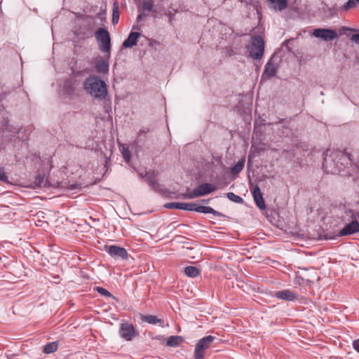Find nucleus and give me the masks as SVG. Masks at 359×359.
I'll return each mask as SVG.
<instances>
[{
  "label": "nucleus",
  "instance_id": "obj_20",
  "mask_svg": "<svg viewBox=\"0 0 359 359\" xmlns=\"http://www.w3.org/2000/svg\"><path fill=\"white\" fill-rule=\"evenodd\" d=\"M95 69L99 73H107L109 71V64L106 60H100L96 63Z\"/></svg>",
  "mask_w": 359,
  "mask_h": 359
},
{
  "label": "nucleus",
  "instance_id": "obj_19",
  "mask_svg": "<svg viewBox=\"0 0 359 359\" xmlns=\"http://www.w3.org/2000/svg\"><path fill=\"white\" fill-rule=\"evenodd\" d=\"M183 341V338L180 336H171L166 342V345L170 347H177Z\"/></svg>",
  "mask_w": 359,
  "mask_h": 359
},
{
  "label": "nucleus",
  "instance_id": "obj_32",
  "mask_svg": "<svg viewBox=\"0 0 359 359\" xmlns=\"http://www.w3.org/2000/svg\"><path fill=\"white\" fill-rule=\"evenodd\" d=\"M353 346L359 353V339L353 341Z\"/></svg>",
  "mask_w": 359,
  "mask_h": 359
},
{
  "label": "nucleus",
  "instance_id": "obj_23",
  "mask_svg": "<svg viewBox=\"0 0 359 359\" xmlns=\"http://www.w3.org/2000/svg\"><path fill=\"white\" fill-rule=\"evenodd\" d=\"M64 91L69 95L73 94L74 91V83L72 80H66L64 83Z\"/></svg>",
  "mask_w": 359,
  "mask_h": 359
},
{
  "label": "nucleus",
  "instance_id": "obj_37",
  "mask_svg": "<svg viewBox=\"0 0 359 359\" xmlns=\"http://www.w3.org/2000/svg\"><path fill=\"white\" fill-rule=\"evenodd\" d=\"M344 29H347V30H349V31H351V32H353L354 29H351V28H348V27H344Z\"/></svg>",
  "mask_w": 359,
  "mask_h": 359
},
{
  "label": "nucleus",
  "instance_id": "obj_1",
  "mask_svg": "<svg viewBox=\"0 0 359 359\" xmlns=\"http://www.w3.org/2000/svg\"><path fill=\"white\" fill-rule=\"evenodd\" d=\"M84 90L90 95L98 99H104L107 95V85L97 76L88 78L83 83Z\"/></svg>",
  "mask_w": 359,
  "mask_h": 359
},
{
  "label": "nucleus",
  "instance_id": "obj_36",
  "mask_svg": "<svg viewBox=\"0 0 359 359\" xmlns=\"http://www.w3.org/2000/svg\"><path fill=\"white\" fill-rule=\"evenodd\" d=\"M210 199H204V200H203L202 201H203L204 203L208 204V203L210 202Z\"/></svg>",
  "mask_w": 359,
  "mask_h": 359
},
{
  "label": "nucleus",
  "instance_id": "obj_11",
  "mask_svg": "<svg viewBox=\"0 0 359 359\" xmlns=\"http://www.w3.org/2000/svg\"><path fill=\"white\" fill-rule=\"evenodd\" d=\"M359 231V223L357 220L346 224L339 233V236L351 235Z\"/></svg>",
  "mask_w": 359,
  "mask_h": 359
},
{
  "label": "nucleus",
  "instance_id": "obj_34",
  "mask_svg": "<svg viewBox=\"0 0 359 359\" xmlns=\"http://www.w3.org/2000/svg\"><path fill=\"white\" fill-rule=\"evenodd\" d=\"M203 357H204V353H194L195 359H203Z\"/></svg>",
  "mask_w": 359,
  "mask_h": 359
},
{
  "label": "nucleus",
  "instance_id": "obj_2",
  "mask_svg": "<svg viewBox=\"0 0 359 359\" xmlns=\"http://www.w3.org/2000/svg\"><path fill=\"white\" fill-rule=\"evenodd\" d=\"M165 208L169 209H179L189 211H196L202 213H211L215 216L220 217L222 215L209 206L198 205L195 203L172 202L165 204Z\"/></svg>",
  "mask_w": 359,
  "mask_h": 359
},
{
  "label": "nucleus",
  "instance_id": "obj_22",
  "mask_svg": "<svg viewBox=\"0 0 359 359\" xmlns=\"http://www.w3.org/2000/svg\"><path fill=\"white\" fill-rule=\"evenodd\" d=\"M245 158H241L238 162L231 168V172L233 175H238L244 168Z\"/></svg>",
  "mask_w": 359,
  "mask_h": 359
},
{
  "label": "nucleus",
  "instance_id": "obj_33",
  "mask_svg": "<svg viewBox=\"0 0 359 359\" xmlns=\"http://www.w3.org/2000/svg\"><path fill=\"white\" fill-rule=\"evenodd\" d=\"M146 17V14L144 13H140L137 17V21L140 22Z\"/></svg>",
  "mask_w": 359,
  "mask_h": 359
},
{
  "label": "nucleus",
  "instance_id": "obj_38",
  "mask_svg": "<svg viewBox=\"0 0 359 359\" xmlns=\"http://www.w3.org/2000/svg\"><path fill=\"white\" fill-rule=\"evenodd\" d=\"M133 29H137V26H133Z\"/></svg>",
  "mask_w": 359,
  "mask_h": 359
},
{
  "label": "nucleus",
  "instance_id": "obj_21",
  "mask_svg": "<svg viewBox=\"0 0 359 359\" xmlns=\"http://www.w3.org/2000/svg\"><path fill=\"white\" fill-rule=\"evenodd\" d=\"M185 274L190 278H195L200 273V270L193 266H187L184 269Z\"/></svg>",
  "mask_w": 359,
  "mask_h": 359
},
{
  "label": "nucleus",
  "instance_id": "obj_35",
  "mask_svg": "<svg viewBox=\"0 0 359 359\" xmlns=\"http://www.w3.org/2000/svg\"><path fill=\"white\" fill-rule=\"evenodd\" d=\"M148 131H149V130H148V129H146V130H140V132H139L138 135H139V136H140V135H141L142 133L145 134V133H147Z\"/></svg>",
  "mask_w": 359,
  "mask_h": 359
},
{
  "label": "nucleus",
  "instance_id": "obj_17",
  "mask_svg": "<svg viewBox=\"0 0 359 359\" xmlns=\"http://www.w3.org/2000/svg\"><path fill=\"white\" fill-rule=\"evenodd\" d=\"M274 10L280 11L284 10L287 6V0H269Z\"/></svg>",
  "mask_w": 359,
  "mask_h": 359
},
{
  "label": "nucleus",
  "instance_id": "obj_26",
  "mask_svg": "<svg viewBox=\"0 0 359 359\" xmlns=\"http://www.w3.org/2000/svg\"><path fill=\"white\" fill-rule=\"evenodd\" d=\"M118 6L117 2L114 4L113 8V15H112V23L114 25L116 24L119 19V13H118Z\"/></svg>",
  "mask_w": 359,
  "mask_h": 359
},
{
  "label": "nucleus",
  "instance_id": "obj_12",
  "mask_svg": "<svg viewBox=\"0 0 359 359\" xmlns=\"http://www.w3.org/2000/svg\"><path fill=\"white\" fill-rule=\"evenodd\" d=\"M252 196L257 206L261 210H264L266 208V205L260 189L258 186L254 187L252 190Z\"/></svg>",
  "mask_w": 359,
  "mask_h": 359
},
{
  "label": "nucleus",
  "instance_id": "obj_15",
  "mask_svg": "<svg viewBox=\"0 0 359 359\" xmlns=\"http://www.w3.org/2000/svg\"><path fill=\"white\" fill-rule=\"evenodd\" d=\"M275 296L278 299L289 301H292L296 299L295 294L293 292L288 290L278 291L276 292Z\"/></svg>",
  "mask_w": 359,
  "mask_h": 359
},
{
  "label": "nucleus",
  "instance_id": "obj_31",
  "mask_svg": "<svg viewBox=\"0 0 359 359\" xmlns=\"http://www.w3.org/2000/svg\"><path fill=\"white\" fill-rule=\"evenodd\" d=\"M148 182L152 189H156L157 188L158 184L154 177H148Z\"/></svg>",
  "mask_w": 359,
  "mask_h": 359
},
{
  "label": "nucleus",
  "instance_id": "obj_39",
  "mask_svg": "<svg viewBox=\"0 0 359 359\" xmlns=\"http://www.w3.org/2000/svg\"><path fill=\"white\" fill-rule=\"evenodd\" d=\"M250 161H251V156L250 155L248 157V162H250Z\"/></svg>",
  "mask_w": 359,
  "mask_h": 359
},
{
  "label": "nucleus",
  "instance_id": "obj_4",
  "mask_svg": "<svg viewBox=\"0 0 359 359\" xmlns=\"http://www.w3.org/2000/svg\"><path fill=\"white\" fill-rule=\"evenodd\" d=\"M95 36L100 50L107 53V58L110 57L111 37L109 32L104 28H99L95 32Z\"/></svg>",
  "mask_w": 359,
  "mask_h": 359
},
{
  "label": "nucleus",
  "instance_id": "obj_27",
  "mask_svg": "<svg viewBox=\"0 0 359 359\" xmlns=\"http://www.w3.org/2000/svg\"><path fill=\"white\" fill-rule=\"evenodd\" d=\"M121 154L126 161L128 163L131 157L130 151L129 150L128 147H123L121 149Z\"/></svg>",
  "mask_w": 359,
  "mask_h": 359
},
{
  "label": "nucleus",
  "instance_id": "obj_14",
  "mask_svg": "<svg viewBox=\"0 0 359 359\" xmlns=\"http://www.w3.org/2000/svg\"><path fill=\"white\" fill-rule=\"evenodd\" d=\"M277 71V66L276 64L272 62L271 59L266 63L264 67V70L262 74V77L267 76L269 78L275 76Z\"/></svg>",
  "mask_w": 359,
  "mask_h": 359
},
{
  "label": "nucleus",
  "instance_id": "obj_8",
  "mask_svg": "<svg viewBox=\"0 0 359 359\" xmlns=\"http://www.w3.org/2000/svg\"><path fill=\"white\" fill-rule=\"evenodd\" d=\"M120 335L127 341H130L136 336L135 327L129 323H123L120 327Z\"/></svg>",
  "mask_w": 359,
  "mask_h": 359
},
{
  "label": "nucleus",
  "instance_id": "obj_7",
  "mask_svg": "<svg viewBox=\"0 0 359 359\" xmlns=\"http://www.w3.org/2000/svg\"><path fill=\"white\" fill-rule=\"evenodd\" d=\"M313 34L315 37L321 39L325 41H332L337 38L336 31L330 29L318 28L314 29Z\"/></svg>",
  "mask_w": 359,
  "mask_h": 359
},
{
  "label": "nucleus",
  "instance_id": "obj_9",
  "mask_svg": "<svg viewBox=\"0 0 359 359\" xmlns=\"http://www.w3.org/2000/svg\"><path fill=\"white\" fill-rule=\"evenodd\" d=\"M107 252L114 258H121L126 259L128 258V252L123 248L116 245H111L106 247Z\"/></svg>",
  "mask_w": 359,
  "mask_h": 359
},
{
  "label": "nucleus",
  "instance_id": "obj_25",
  "mask_svg": "<svg viewBox=\"0 0 359 359\" xmlns=\"http://www.w3.org/2000/svg\"><path fill=\"white\" fill-rule=\"evenodd\" d=\"M142 9L148 12H152L154 2L153 0H144L142 1Z\"/></svg>",
  "mask_w": 359,
  "mask_h": 359
},
{
  "label": "nucleus",
  "instance_id": "obj_10",
  "mask_svg": "<svg viewBox=\"0 0 359 359\" xmlns=\"http://www.w3.org/2000/svg\"><path fill=\"white\" fill-rule=\"evenodd\" d=\"M215 339V337L208 335L200 339L196 345L194 353H203V351L210 347Z\"/></svg>",
  "mask_w": 359,
  "mask_h": 359
},
{
  "label": "nucleus",
  "instance_id": "obj_29",
  "mask_svg": "<svg viewBox=\"0 0 359 359\" xmlns=\"http://www.w3.org/2000/svg\"><path fill=\"white\" fill-rule=\"evenodd\" d=\"M358 2L355 0H348L343 6V9L348 11L351 8H355Z\"/></svg>",
  "mask_w": 359,
  "mask_h": 359
},
{
  "label": "nucleus",
  "instance_id": "obj_30",
  "mask_svg": "<svg viewBox=\"0 0 359 359\" xmlns=\"http://www.w3.org/2000/svg\"><path fill=\"white\" fill-rule=\"evenodd\" d=\"M96 290L98 293H100L102 295L111 297H112V294L106 289L102 287H97Z\"/></svg>",
  "mask_w": 359,
  "mask_h": 359
},
{
  "label": "nucleus",
  "instance_id": "obj_16",
  "mask_svg": "<svg viewBox=\"0 0 359 359\" xmlns=\"http://www.w3.org/2000/svg\"><path fill=\"white\" fill-rule=\"evenodd\" d=\"M140 319L142 320V322H146V323H148L149 324L155 325V324L159 323L161 327L164 326L163 325V320L161 319V318H158L156 316H152V315L144 316V315H142L141 317H140Z\"/></svg>",
  "mask_w": 359,
  "mask_h": 359
},
{
  "label": "nucleus",
  "instance_id": "obj_3",
  "mask_svg": "<svg viewBox=\"0 0 359 359\" xmlns=\"http://www.w3.org/2000/svg\"><path fill=\"white\" fill-rule=\"evenodd\" d=\"M342 157H344V154L341 151H332L330 149H327L324 153L323 168L327 172L334 173L339 171L341 167L335 163V159Z\"/></svg>",
  "mask_w": 359,
  "mask_h": 359
},
{
  "label": "nucleus",
  "instance_id": "obj_18",
  "mask_svg": "<svg viewBox=\"0 0 359 359\" xmlns=\"http://www.w3.org/2000/svg\"><path fill=\"white\" fill-rule=\"evenodd\" d=\"M48 185V180L45 178V175L39 174L36 176L34 182V187H46Z\"/></svg>",
  "mask_w": 359,
  "mask_h": 359
},
{
  "label": "nucleus",
  "instance_id": "obj_40",
  "mask_svg": "<svg viewBox=\"0 0 359 359\" xmlns=\"http://www.w3.org/2000/svg\"><path fill=\"white\" fill-rule=\"evenodd\" d=\"M355 1L358 2V4H359V0H355Z\"/></svg>",
  "mask_w": 359,
  "mask_h": 359
},
{
  "label": "nucleus",
  "instance_id": "obj_24",
  "mask_svg": "<svg viewBox=\"0 0 359 359\" xmlns=\"http://www.w3.org/2000/svg\"><path fill=\"white\" fill-rule=\"evenodd\" d=\"M58 348L57 342L53 341L47 344L43 348V352L46 354L54 353Z\"/></svg>",
  "mask_w": 359,
  "mask_h": 359
},
{
  "label": "nucleus",
  "instance_id": "obj_5",
  "mask_svg": "<svg viewBox=\"0 0 359 359\" xmlns=\"http://www.w3.org/2000/svg\"><path fill=\"white\" fill-rule=\"evenodd\" d=\"M248 49L252 58L255 60L261 59L264 52V41L262 36L258 35L252 36L251 42Z\"/></svg>",
  "mask_w": 359,
  "mask_h": 359
},
{
  "label": "nucleus",
  "instance_id": "obj_28",
  "mask_svg": "<svg viewBox=\"0 0 359 359\" xmlns=\"http://www.w3.org/2000/svg\"><path fill=\"white\" fill-rule=\"evenodd\" d=\"M227 198L233 201V202H236V203H241L243 202V198L238 196V195H236L233 192H229L227 194Z\"/></svg>",
  "mask_w": 359,
  "mask_h": 359
},
{
  "label": "nucleus",
  "instance_id": "obj_6",
  "mask_svg": "<svg viewBox=\"0 0 359 359\" xmlns=\"http://www.w3.org/2000/svg\"><path fill=\"white\" fill-rule=\"evenodd\" d=\"M215 187L212 184L204 183L196 188H195L192 191L184 194L182 197L184 198L192 199L199 196H203L206 194H208L215 190Z\"/></svg>",
  "mask_w": 359,
  "mask_h": 359
},
{
  "label": "nucleus",
  "instance_id": "obj_13",
  "mask_svg": "<svg viewBox=\"0 0 359 359\" xmlns=\"http://www.w3.org/2000/svg\"><path fill=\"white\" fill-rule=\"evenodd\" d=\"M141 34L137 32H132L128 35V38L123 41V47L124 48H132L135 46L137 42V39L140 37Z\"/></svg>",
  "mask_w": 359,
  "mask_h": 359
}]
</instances>
